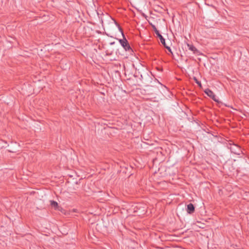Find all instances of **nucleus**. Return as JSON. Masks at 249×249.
<instances>
[{"mask_svg": "<svg viewBox=\"0 0 249 249\" xmlns=\"http://www.w3.org/2000/svg\"><path fill=\"white\" fill-rule=\"evenodd\" d=\"M116 24H117V25L118 26V28H119V31L121 32V34L122 35H123V34H124V32H123V29L120 26V25L119 24H118L117 23H116Z\"/></svg>", "mask_w": 249, "mask_h": 249, "instance_id": "nucleus-16", "label": "nucleus"}, {"mask_svg": "<svg viewBox=\"0 0 249 249\" xmlns=\"http://www.w3.org/2000/svg\"><path fill=\"white\" fill-rule=\"evenodd\" d=\"M204 92L206 94H207L209 97L211 98L213 101L215 102H217L218 104H222L221 102H220L216 98L215 95L214 94L213 91L209 89H207L204 90Z\"/></svg>", "mask_w": 249, "mask_h": 249, "instance_id": "nucleus-4", "label": "nucleus"}, {"mask_svg": "<svg viewBox=\"0 0 249 249\" xmlns=\"http://www.w3.org/2000/svg\"><path fill=\"white\" fill-rule=\"evenodd\" d=\"M188 49L193 52L194 54L200 55L201 53L193 44L187 43Z\"/></svg>", "mask_w": 249, "mask_h": 249, "instance_id": "nucleus-5", "label": "nucleus"}, {"mask_svg": "<svg viewBox=\"0 0 249 249\" xmlns=\"http://www.w3.org/2000/svg\"><path fill=\"white\" fill-rule=\"evenodd\" d=\"M122 36H123L122 39H117L121 45H122L125 41V40L126 39L124 34H123Z\"/></svg>", "mask_w": 249, "mask_h": 249, "instance_id": "nucleus-11", "label": "nucleus"}, {"mask_svg": "<svg viewBox=\"0 0 249 249\" xmlns=\"http://www.w3.org/2000/svg\"><path fill=\"white\" fill-rule=\"evenodd\" d=\"M156 80L158 81L157 79H155V82H156Z\"/></svg>", "mask_w": 249, "mask_h": 249, "instance_id": "nucleus-21", "label": "nucleus"}, {"mask_svg": "<svg viewBox=\"0 0 249 249\" xmlns=\"http://www.w3.org/2000/svg\"><path fill=\"white\" fill-rule=\"evenodd\" d=\"M157 37L160 39V42L163 45V46H165L166 44L165 40L162 36L160 34V33L157 35Z\"/></svg>", "mask_w": 249, "mask_h": 249, "instance_id": "nucleus-8", "label": "nucleus"}, {"mask_svg": "<svg viewBox=\"0 0 249 249\" xmlns=\"http://www.w3.org/2000/svg\"><path fill=\"white\" fill-rule=\"evenodd\" d=\"M56 210L60 211L63 213H65L66 211L61 206H59Z\"/></svg>", "mask_w": 249, "mask_h": 249, "instance_id": "nucleus-14", "label": "nucleus"}, {"mask_svg": "<svg viewBox=\"0 0 249 249\" xmlns=\"http://www.w3.org/2000/svg\"><path fill=\"white\" fill-rule=\"evenodd\" d=\"M158 82L159 83V84L160 85V86L161 87L162 86V85L161 84H160L158 81Z\"/></svg>", "mask_w": 249, "mask_h": 249, "instance_id": "nucleus-19", "label": "nucleus"}, {"mask_svg": "<svg viewBox=\"0 0 249 249\" xmlns=\"http://www.w3.org/2000/svg\"><path fill=\"white\" fill-rule=\"evenodd\" d=\"M121 45L126 52H128L131 55L133 54V49L127 39L125 40V41Z\"/></svg>", "mask_w": 249, "mask_h": 249, "instance_id": "nucleus-3", "label": "nucleus"}, {"mask_svg": "<svg viewBox=\"0 0 249 249\" xmlns=\"http://www.w3.org/2000/svg\"><path fill=\"white\" fill-rule=\"evenodd\" d=\"M140 73L139 72H137L136 71L135 72V73L134 74V76L135 77H139V76H140Z\"/></svg>", "mask_w": 249, "mask_h": 249, "instance_id": "nucleus-17", "label": "nucleus"}, {"mask_svg": "<svg viewBox=\"0 0 249 249\" xmlns=\"http://www.w3.org/2000/svg\"><path fill=\"white\" fill-rule=\"evenodd\" d=\"M114 52V49L113 48L109 47L106 51V54L110 56L113 54Z\"/></svg>", "mask_w": 249, "mask_h": 249, "instance_id": "nucleus-9", "label": "nucleus"}, {"mask_svg": "<svg viewBox=\"0 0 249 249\" xmlns=\"http://www.w3.org/2000/svg\"><path fill=\"white\" fill-rule=\"evenodd\" d=\"M159 71L162 70V69H158Z\"/></svg>", "mask_w": 249, "mask_h": 249, "instance_id": "nucleus-22", "label": "nucleus"}, {"mask_svg": "<svg viewBox=\"0 0 249 249\" xmlns=\"http://www.w3.org/2000/svg\"><path fill=\"white\" fill-rule=\"evenodd\" d=\"M227 147L231 150V153L238 155L240 154L241 150L240 147L238 145L230 143Z\"/></svg>", "mask_w": 249, "mask_h": 249, "instance_id": "nucleus-2", "label": "nucleus"}, {"mask_svg": "<svg viewBox=\"0 0 249 249\" xmlns=\"http://www.w3.org/2000/svg\"><path fill=\"white\" fill-rule=\"evenodd\" d=\"M143 84L144 88L142 90L141 93L148 97V98H154L155 95L160 92V89L155 85H149L152 83V78L148 74L144 75Z\"/></svg>", "mask_w": 249, "mask_h": 249, "instance_id": "nucleus-1", "label": "nucleus"}, {"mask_svg": "<svg viewBox=\"0 0 249 249\" xmlns=\"http://www.w3.org/2000/svg\"><path fill=\"white\" fill-rule=\"evenodd\" d=\"M150 25L151 26L153 31L155 32L156 35L160 33L159 31L157 29L155 25L152 24V23H150Z\"/></svg>", "mask_w": 249, "mask_h": 249, "instance_id": "nucleus-10", "label": "nucleus"}, {"mask_svg": "<svg viewBox=\"0 0 249 249\" xmlns=\"http://www.w3.org/2000/svg\"><path fill=\"white\" fill-rule=\"evenodd\" d=\"M138 86H140V84H139V83H138Z\"/></svg>", "mask_w": 249, "mask_h": 249, "instance_id": "nucleus-23", "label": "nucleus"}, {"mask_svg": "<svg viewBox=\"0 0 249 249\" xmlns=\"http://www.w3.org/2000/svg\"><path fill=\"white\" fill-rule=\"evenodd\" d=\"M109 44H110V45H114L115 44V42H111Z\"/></svg>", "mask_w": 249, "mask_h": 249, "instance_id": "nucleus-18", "label": "nucleus"}, {"mask_svg": "<svg viewBox=\"0 0 249 249\" xmlns=\"http://www.w3.org/2000/svg\"><path fill=\"white\" fill-rule=\"evenodd\" d=\"M50 205L52 206V207L55 210L58 209V207L60 206L58 205V203L54 200L50 201Z\"/></svg>", "mask_w": 249, "mask_h": 249, "instance_id": "nucleus-7", "label": "nucleus"}, {"mask_svg": "<svg viewBox=\"0 0 249 249\" xmlns=\"http://www.w3.org/2000/svg\"><path fill=\"white\" fill-rule=\"evenodd\" d=\"M164 46V47L166 49H167V50H168V51L170 53H171L172 54H173V53H172V51H171V48H170V47L169 46H167V45H166V44H165V46Z\"/></svg>", "mask_w": 249, "mask_h": 249, "instance_id": "nucleus-15", "label": "nucleus"}, {"mask_svg": "<svg viewBox=\"0 0 249 249\" xmlns=\"http://www.w3.org/2000/svg\"><path fill=\"white\" fill-rule=\"evenodd\" d=\"M195 207L192 203H189L187 205L186 211L189 214H192L195 212Z\"/></svg>", "mask_w": 249, "mask_h": 249, "instance_id": "nucleus-6", "label": "nucleus"}, {"mask_svg": "<svg viewBox=\"0 0 249 249\" xmlns=\"http://www.w3.org/2000/svg\"><path fill=\"white\" fill-rule=\"evenodd\" d=\"M132 66H133V67H134V64H132Z\"/></svg>", "mask_w": 249, "mask_h": 249, "instance_id": "nucleus-20", "label": "nucleus"}, {"mask_svg": "<svg viewBox=\"0 0 249 249\" xmlns=\"http://www.w3.org/2000/svg\"><path fill=\"white\" fill-rule=\"evenodd\" d=\"M147 73H146L147 74ZM146 75V74H145ZM144 75L145 74H144L143 75H142V74H140V77H139V83H140L141 84H143V82L144 81Z\"/></svg>", "mask_w": 249, "mask_h": 249, "instance_id": "nucleus-13", "label": "nucleus"}, {"mask_svg": "<svg viewBox=\"0 0 249 249\" xmlns=\"http://www.w3.org/2000/svg\"><path fill=\"white\" fill-rule=\"evenodd\" d=\"M193 79L196 82V83L198 85V87L199 88H201L202 85H201V82L198 81L196 77H194Z\"/></svg>", "mask_w": 249, "mask_h": 249, "instance_id": "nucleus-12", "label": "nucleus"}]
</instances>
